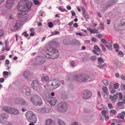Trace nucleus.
Instances as JSON below:
<instances>
[{
  "label": "nucleus",
  "instance_id": "nucleus-23",
  "mask_svg": "<svg viewBox=\"0 0 125 125\" xmlns=\"http://www.w3.org/2000/svg\"><path fill=\"white\" fill-rule=\"evenodd\" d=\"M82 11L83 12V17L85 18L89 19V16L87 15L86 13V10L84 8H82Z\"/></svg>",
  "mask_w": 125,
  "mask_h": 125
},
{
  "label": "nucleus",
  "instance_id": "nucleus-32",
  "mask_svg": "<svg viewBox=\"0 0 125 125\" xmlns=\"http://www.w3.org/2000/svg\"><path fill=\"white\" fill-rule=\"evenodd\" d=\"M33 2L35 5H40V3L38 0H33Z\"/></svg>",
  "mask_w": 125,
  "mask_h": 125
},
{
  "label": "nucleus",
  "instance_id": "nucleus-3",
  "mask_svg": "<svg viewBox=\"0 0 125 125\" xmlns=\"http://www.w3.org/2000/svg\"><path fill=\"white\" fill-rule=\"evenodd\" d=\"M29 99L34 104L40 106L42 103V100L40 96L38 94H32Z\"/></svg>",
  "mask_w": 125,
  "mask_h": 125
},
{
  "label": "nucleus",
  "instance_id": "nucleus-49",
  "mask_svg": "<svg viewBox=\"0 0 125 125\" xmlns=\"http://www.w3.org/2000/svg\"><path fill=\"white\" fill-rule=\"evenodd\" d=\"M9 74L8 72L6 71H4L3 73V76L7 75Z\"/></svg>",
  "mask_w": 125,
  "mask_h": 125
},
{
  "label": "nucleus",
  "instance_id": "nucleus-45",
  "mask_svg": "<svg viewBox=\"0 0 125 125\" xmlns=\"http://www.w3.org/2000/svg\"><path fill=\"white\" fill-rule=\"evenodd\" d=\"M123 104V103L122 102H118L117 103V105L119 106H121Z\"/></svg>",
  "mask_w": 125,
  "mask_h": 125
},
{
  "label": "nucleus",
  "instance_id": "nucleus-27",
  "mask_svg": "<svg viewBox=\"0 0 125 125\" xmlns=\"http://www.w3.org/2000/svg\"><path fill=\"white\" fill-rule=\"evenodd\" d=\"M117 93H116L115 94H114L113 96L110 95V98L113 101L116 100L118 98Z\"/></svg>",
  "mask_w": 125,
  "mask_h": 125
},
{
  "label": "nucleus",
  "instance_id": "nucleus-55",
  "mask_svg": "<svg viewBox=\"0 0 125 125\" xmlns=\"http://www.w3.org/2000/svg\"><path fill=\"white\" fill-rule=\"evenodd\" d=\"M101 113L104 116L105 115V114L106 113V112L105 111V110H102L101 112Z\"/></svg>",
  "mask_w": 125,
  "mask_h": 125
},
{
  "label": "nucleus",
  "instance_id": "nucleus-41",
  "mask_svg": "<svg viewBox=\"0 0 125 125\" xmlns=\"http://www.w3.org/2000/svg\"><path fill=\"white\" fill-rule=\"evenodd\" d=\"M116 111L114 109L111 110L109 111L110 113H111L112 114H115L116 113Z\"/></svg>",
  "mask_w": 125,
  "mask_h": 125
},
{
  "label": "nucleus",
  "instance_id": "nucleus-24",
  "mask_svg": "<svg viewBox=\"0 0 125 125\" xmlns=\"http://www.w3.org/2000/svg\"><path fill=\"white\" fill-rule=\"evenodd\" d=\"M23 76L26 78V79H28L30 76V73L28 71H26L24 72L23 73Z\"/></svg>",
  "mask_w": 125,
  "mask_h": 125
},
{
  "label": "nucleus",
  "instance_id": "nucleus-4",
  "mask_svg": "<svg viewBox=\"0 0 125 125\" xmlns=\"http://www.w3.org/2000/svg\"><path fill=\"white\" fill-rule=\"evenodd\" d=\"M26 117L27 120L29 122L32 123H35L37 122V119L36 115L32 111H28L26 114Z\"/></svg>",
  "mask_w": 125,
  "mask_h": 125
},
{
  "label": "nucleus",
  "instance_id": "nucleus-28",
  "mask_svg": "<svg viewBox=\"0 0 125 125\" xmlns=\"http://www.w3.org/2000/svg\"><path fill=\"white\" fill-rule=\"evenodd\" d=\"M13 111H12V114L16 115L19 114V112L18 110L14 108H13Z\"/></svg>",
  "mask_w": 125,
  "mask_h": 125
},
{
  "label": "nucleus",
  "instance_id": "nucleus-48",
  "mask_svg": "<svg viewBox=\"0 0 125 125\" xmlns=\"http://www.w3.org/2000/svg\"><path fill=\"white\" fill-rule=\"evenodd\" d=\"M75 63L74 61H72L71 62V64L73 67H74L75 65Z\"/></svg>",
  "mask_w": 125,
  "mask_h": 125
},
{
  "label": "nucleus",
  "instance_id": "nucleus-39",
  "mask_svg": "<svg viewBox=\"0 0 125 125\" xmlns=\"http://www.w3.org/2000/svg\"><path fill=\"white\" fill-rule=\"evenodd\" d=\"M17 29L16 28V27H15V26H14L13 27H11V31H15Z\"/></svg>",
  "mask_w": 125,
  "mask_h": 125
},
{
  "label": "nucleus",
  "instance_id": "nucleus-60",
  "mask_svg": "<svg viewBox=\"0 0 125 125\" xmlns=\"http://www.w3.org/2000/svg\"><path fill=\"white\" fill-rule=\"evenodd\" d=\"M71 12L72 16H74L76 15V14L74 11H72Z\"/></svg>",
  "mask_w": 125,
  "mask_h": 125
},
{
  "label": "nucleus",
  "instance_id": "nucleus-47",
  "mask_svg": "<svg viewBox=\"0 0 125 125\" xmlns=\"http://www.w3.org/2000/svg\"><path fill=\"white\" fill-rule=\"evenodd\" d=\"M121 79L123 80H125V76L124 74H122L121 75Z\"/></svg>",
  "mask_w": 125,
  "mask_h": 125
},
{
  "label": "nucleus",
  "instance_id": "nucleus-16",
  "mask_svg": "<svg viewBox=\"0 0 125 125\" xmlns=\"http://www.w3.org/2000/svg\"><path fill=\"white\" fill-rule=\"evenodd\" d=\"M7 116V115L4 113L1 114L0 115V122L2 124H4L6 121Z\"/></svg>",
  "mask_w": 125,
  "mask_h": 125
},
{
  "label": "nucleus",
  "instance_id": "nucleus-35",
  "mask_svg": "<svg viewBox=\"0 0 125 125\" xmlns=\"http://www.w3.org/2000/svg\"><path fill=\"white\" fill-rule=\"evenodd\" d=\"M97 57L95 56H92L90 58L91 60L92 61H95L96 60Z\"/></svg>",
  "mask_w": 125,
  "mask_h": 125
},
{
  "label": "nucleus",
  "instance_id": "nucleus-42",
  "mask_svg": "<svg viewBox=\"0 0 125 125\" xmlns=\"http://www.w3.org/2000/svg\"><path fill=\"white\" fill-rule=\"evenodd\" d=\"M100 28L103 29H104V26L102 22L100 23Z\"/></svg>",
  "mask_w": 125,
  "mask_h": 125
},
{
  "label": "nucleus",
  "instance_id": "nucleus-22",
  "mask_svg": "<svg viewBox=\"0 0 125 125\" xmlns=\"http://www.w3.org/2000/svg\"><path fill=\"white\" fill-rule=\"evenodd\" d=\"M49 77L47 76H43L41 78V80L43 82H46L49 80Z\"/></svg>",
  "mask_w": 125,
  "mask_h": 125
},
{
  "label": "nucleus",
  "instance_id": "nucleus-53",
  "mask_svg": "<svg viewBox=\"0 0 125 125\" xmlns=\"http://www.w3.org/2000/svg\"><path fill=\"white\" fill-rule=\"evenodd\" d=\"M108 106L110 109H112L113 108V106L111 104H108Z\"/></svg>",
  "mask_w": 125,
  "mask_h": 125
},
{
  "label": "nucleus",
  "instance_id": "nucleus-2",
  "mask_svg": "<svg viewBox=\"0 0 125 125\" xmlns=\"http://www.w3.org/2000/svg\"><path fill=\"white\" fill-rule=\"evenodd\" d=\"M32 5L31 2L23 0L18 4L17 8L18 10L20 11H29L31 10V8Z\"/></svg>",
  "mask_w": 125,
  "mask_h": 125
},
{
  "label": "nucleus",
  "instance_id": "nucleus-8",
  "mask_svg": "<svg viewBox=\"0 0 125 125\" xmlns=\"http://www.w3.org/2000/svg\"><path fill=\"white\" fill-rule=\"evenodd\" d=\"M121 23L114 26V29L116 31L125 30V19H122Z\"/></svg>",
  "mask_w": 125,
  "mask_h": 125
},
{
  "label": "nucleus",
  "instance_id": "nucleus-1",
  "mask_svg": "<svg viewBox=\"0 0 125 125\" xmlns=\"http://www.w3.org/2000/svg\"><path fill=\"white\" fill-rule=\"evenodd\" d=\"M44 50L46 53L45 57L49 59H56L59 57V53L58 50L52 47H45Z\"/></svg>",
  "mask_w": 125,
  "mask_h": 125
},
{
  "label": "nucleus",
  "instance_id": "nucleus-20",
  "mask_svg": "<svg viewBox=\"0 0 125 125\" xmlns=\"http://www.w3.org/2000/svg\"><path fill=\"white\" fill-rule=\"evenodd\" d=\"M45 122L46 123V125H54V122L50 119L47 120Z\"/></svg>",
  "mask_w": 125,
  "mask_h": 125
},
{
  "label": "nucleus",
  "instance_id": "nucleus-5",
  "mask_svg": "<svg viewBox=\"0 0 125 125\" xmlns=\"http://www.w3.org/2000/svg\"><path fill=\"white\" fill-rule=\"evenodd\" d=\"M89 77L84 74H79L74 75L73 79L79 82H85L88 81Z\"/></svg>",
  "mask_w": 125,
  "mask_h": 125
},
{
  "label": "nucleus",
  "instance_id": "nucleus-51",
  "mask_svg": "<svg viewBox=\"0 0 125 125\" xmlns=\"http://www.w3.org/2000/svg\"><path fill=\"white\" fill-rule=\"evenodd\" d=\"M92 52L93 53H94L95 54H96L97 55H99V54L96 51V50H93L92 51Z\"/></svg>",
  "mask_w": 125,
  "mask_h": 125
},
{
  "label": "nucleus",
  "instance_id": "nucleus-34",
  "mask_svg": "<svg viewBox=\"0 0 125 125\" xmlns=\"http://www.w3.org/2000/svg\"><path fill=\"white\" fill-rule=\"evenodd\" d=\"M105 46L108 49L111 50H112V45H105Z\"/></svg>",
  "mask_w": 125,
  "mask_h": 125
},
{
  "label": "nucleus",
  "instance_id": "nucleus-40",
  "mask_svg": "<svg viewBox=\"0 0 125 125\" xmlns=\"http://www.w3.org/2000/svg\"><path fill=\"white\" fill-rule=\"evenodd\" d=\"M67 96L65 94H63L62 96V98L64 100L65 99L67 98Z\"/></svg>",
  "mask_w": 125,
  "mask_h": 125
},
{
  "label": "nucleus",
  "instance_id": "nucleus-11",
  "mask_svg": "<svg viewBox=\"0 0 125 125\" xmlns=\"http://www.w3.org/2000/svg\"><path fill=\"white\" fill-rule=\"evenodd\" d=\"M92 94L91 92L87 90L83 91L82 93V96L84 99H88L90 97Z\"/></svg>",
  "mask_w": 125,
  "mask_h": 125
},
{
  "label": "nucleus",
  "instance_id": "nucleus-46",
  "mask_svg": "<svg viewBox=\"0 0 125 125\" xmlns=\"http://www.w3.org/2000/svg\"><path fill=\"white\" fill-rule=\"evenodd\" d=\"M98 62H99V63H101L103 62V61L102 58L100 57L98 58Z\"/></svg>",
  "mask_w": 125,
  "mask_h": 125
},
{
  "label": "nucleus",
  "instance_id": "nucleus-26",
  "mask_svg": "<svg viewBox=\"0 0 125 125\" xmlns=\"http://www.w3.org/2000/svg\"><path fill=\"white\" fill-rule=\"evenodd\" d=\"M21 22L20 21H17L16 22L15 25L16 28L18 30L19 28L21 27Z\"/></svg>",
  "mask_w": 125,
  "mask_h": 125
},
{
  "label": "nucleus",
  "instance_id": "nucleus-9",
  "mask_svg": "<svg viewBox=\"0 0 125 125\" xmlns=\"http://www.w3.org/2000/svg\"><path fill=\"white\" fill-rule=\"evenodd\" d=\"M67 109V104L66 103H61L58 105L57 106V109L59 112H66Z\"/></svg>",
  "mask_w": 125,
  "mask_h": 125
},
{
  "label": "nucleus",
  "instance_id": "nucleus-14",
  "mask_svg": "<svg viewBox=\"0 0 125 125\" xmlns=\"http://www.w3.org/2000/svg\"><path fill=\"white\" fill-rule=\"evenodd\" d=\"M18 17L19 19L25 20L28 18V15L26 14L24 12H20L18 14Z\"/></svg>",
  "mask_w": 125,
  "mask_h": 125
},
{
  "label": "nucleus",
  "instance_id": "nucleus-64",
  "mask_svg": "<svg viewBox=\"0 0 125 125\" xmlns=\"http://www.w3.org/2000/svg\"><path fill=\"white\" fill-rule=\"evenodd\" d=\"M104 117L105 120L106 121H107L109 119L108 117L106 115L104 116Z\"/></svg>",
  "mask_w": 125,
  "mask_h": 125
},
{
  "label": "nucleus",
  "instance_id": "nucleus-19",
  "mask_svg": "<svg viewBox=\"0 0 125 125\" xmlns=\"http://www.w3.org/2000/svg\"><path fill=\"white\" fill-rule=\"evenodd\" d=\"M23 92L25 95L26 96L30 95L31 93V89L28 87L24 89L23 90Z\"/></svg>",
  "mask_w": 125,
  "mask_h": 125
},
{
  "label": "nucleus",
  "instance_id": "nucleus-6",
  "mask_svg": "<svg viewBox=\"0 0 125 125\" xmlns=\"http://www.w3.org/2000/svg\"><path fill=\"white\" fill-rule=\"evenodd\" d=\"M60 80L58 79H56L50 80L49 83L51 85V87L52 90L55 89L58 87L60 85Z\"/></svg>",
  "mask_w": 125,
  "mask_h": 125
},
{
  "label": "nucleus",
  "instance_id": "nucleus-59",
  "mask_svg": "<svg viewBox=\"0 0 125 125\" xmlns=\"http://www.w3.org/2000/svg\"><path fill=\"white\" fill-rule=\"evenodd\" d=\"M73 26L75 28H77L78 27V25L76 23H75L73 25Z\"/></svg>",
  "mask_w": 125,
  "mask_h": 125
},
{
  "label": "nucleus",
  "instance_id": "nucleus-18",
  "mask_svg": "<svg viewBox=\"0 0 125 125\" xmlns=\"http://www.w3.org/2000/svg\"><path fill=\"white\" fill-rule=\"evenodd\" d=\"M13 108L10 107L5 106L3 107L2 109L4 111L7 112L10 114H12V111H13Z\"/></svg>",
  "mask_w": 125,
  "mask_h": 125
},
{
  "label": "nucleus",
  "instance_id": "nucleus-37",
  "mask_svg": "<svg viewBox=\"0 0 125 125\" xmlns=\"http://www.w3.org/2000/svg\"><path fill=\"white\" fill-rule=\"evenodd\" d=\"M102 89L104 93L108 91V89L107 87L105 86L103 87Z\"/></svg>",
  "mask_w": 125,
  "mask_h": 125
},
{
  "label": "nucleus",
  "instance_id": "nucleus-58",
  "mask_svg": "<svg viewBox=\"0 0 125 125\" xmlns=\"http://www.w3.org/2000/svg\"><path fill=\"white\" fill-rule=\"evenodd\" d=\"M3 31L0 30V36H1L3 35Z\"/></svg>",
  "mask_w": 125,
  "mask_h": 125
},
{
  "label": "nucleus",
  "instance_id": "nucleus-43",
  "mask_svg": "<svg viewBox=\"0 0 125 125\" xmlns=\"http://www.w3.org/2000/svg\"><path fill=\"white\" fill-rule=\"evenodd\" d=\"M101 42L103 43H106V40L104 38H102L101 39Z\"/></svg>",
  "mask_w": 125,
  "mask_h": 125
},
{
  "label": "nucleus",
  "instance_id": "nucleus-54",
  "mask_svg": "<svg viewBox=\"0 0 125 125\" xmlns=\"http://www.w3.org/2000/svg\"><path fill=\"white\" fill-rule=\"evenodd\" d=\"M43 110H45V113H47L49 112V110L47 108H44Z\"/></svg>",
  "mask_w": 125,
  "mask_h": 125
},
{
  "label": "nucleus",
  "instance_id": "nucleus-25",
  "mask_svg": "<svg viewBox=\"0 0 125 125\" xmlns=\"http://www.w3.org/2000/svg\"><path fill=\"white\" fill-rule=\"evenodd\" d=\"M44 88L46 90H52V87H51V85L49 84V82L45 85Z\"/></svg>",
  "mask_w": 125,
  "mask_h": 125
},
{
  "label": "nucleus",
  "instance_id": "nucleus-29",
  "mask_svg": "<svg viewBox=\"0 0 125 125\" xmlns=\"http://www.w3.org/2000/svg\"><path fill=\"white\" fill-rule=\"evenodd\" d=\"M57 122L58 125H66L61 120L59 119L58 120Z\"/></svg>",
  "mask_w": 125,
  "mask_h": 125
},
{
  "label": "nucleus",
  "instance_id": "nucleus-7",
  "mask_svg": "<svg viewBox=\"0 0 125 125\" xmlns=\"http://www.w3.org/2000/svg\"><path fill=\"white\" fill-rule=\"evenodd\" d=\"M45 58L42 56H38L33 61L34 65H40L43 64L45 62Z\"/></svg>",
  "mask_w": 125,
  "mask_h": 125
},
{
  "label": "nucleus",
  "instance_id": "nucleus-10",
  "mask_svg": "<svg viewBox=\"0 0 125 125\" xmlns=\"http://www.w3.org/2000/svg\"><path fill=\"white\" fill-rule=\"evenodd\" d=\"M17 2V0H7L6 3L5 4V8L10 9Z\"/></svg>",
  "mask_w": 125,
  "mask_h": 125
},
{
  "label": "nucleus",
  "instance_id": "nucleus-17",
  "mask_svg": "<svg viewBox=\"0 0 125 125\" xmlns=\"http://www.w3.org/2000/svg\"><path fill=\"white\" fill-rule=\"evenodd\" d=\"M49 101H47L48 102H49L50 104L52 105H55L56 103L57 100L54 97H52L51 96H49Z\"/></svg>",
  "mask_w": 125,
  "mask_h": 125
},
{
  "label": "nucleus",
  "instance_id": "nucleus-12",
  "mask_svg": "<svg viewBox=\"0 0 125 125\" xmlns=\"http://www.w3.org/2000/svg\"><path fill=\"white\" fill-rule=\"evenodd\" d=\"M31 86L33 89L38 91H39L41 88L38 82L35 80L32 82Z\"/></svg>",
  "mask_w": 125,
  "mask_h": 125
},
{
  "label": "nucleus",
  "instance_id": "nucleus-50",
  "mask_svg": "<svg viewBox=\"0 0 125 125\" xmlns=\"http://www.w3.org/2000/svg\"><path fill=\"white\" fill-rule=\"evenodd\" d=\"M119 47V45L117 44H114V48H118Z\"/></svg>",
  "mask_w": 125,
  "mask_h": 125
},
{
  "label": "nucleus",
  "instance_id": "nucleus-63",
  "mask_svg": "<svg viewBox=\"0 0 125 125\" xmlns=\"http://www.w3.org/2000/svg\"><path fill=\"white\" fill-rule=\"evenodd\" d=\"M104 66V64L100 65L98 66V67L99 68H103Z\"/></svg>",
  "mask_w": 125,
  "mask_h": 125
},
{
  "label": "nucleus",
  "instance_id": "nucleus-33",
  "mask_svg": "<svg viewBox=\"0 0 125 125\" xmlns=\"http://www.w3.org/2000/svg\"><path fill=\"white\" fill-rule=\"evenodd\" d=\"M58 9L60 11L62 12H66L67 11V10L66 9L62 8L61 6L59 7Z\"/></svg>",
  "mask_w": 125,
  "mask_h": 125
},
{
  "label": "nucleus",
  "instance_id": "nucleus-56",
  "mask_svg": "<svg viewBox=\"0 0 125 125\" xmlns=\"http://www.w3.org/2000/svg\"><path fill=\"white\" fill-rule=\"evenodd\" d=\"M5 59V57L4 56H0V60H3Z\"/></svg>",
  "mask_w": 125,
  "mask_h": 125
},
{
  "label": "nucleus",
  "instance_id": "nucleus-62",
  "mask_svg": "<svg viewBox=\"0 0 125 125\" xmlns=\"http://www.w3.org/2000/svg\"><path fill=\"white\" fill-rule=\"evenodd\" d=\"M35 34V32H31L29 34L30 36H34Z\"/></svg>",
  "mask_w": 125,
  "mask_h": 125
},
{
  "label": "nucleus",
  "instance_id": "nucleus-13",
  "mask_svg": "<svg viewBox=\"0 0 125 125\" xmlns=\"http://www.w3.org/2000/svg\"><path fill=\"white\" fill-rule=\"evenodd\" d=\"M15 102L16 104L21 105H26L28 104V102L21 98H18L15 99Z\"/></svg>",
  "mask_w": 125,
  "mask_h": 125
},
{
  "label": "nucleus",
  "instance_id": "nucleus-61",
  "mask_svg": "<svg viewBox=\"0 0 125 125\" xmlns=\"http://www.w3.org/2000/svg\"><path fill=\"white\" fill-rule=\"evenodd\" d=\"M108 97V94L105 93L104 95V99H106Z\"/></svg>",
  "mask_w": 125,
  "mask_h": 125
},
{
  "label": "nucleus",
  "instance_id": "nucleus-30",
  "mask_svg": "<svg viewBox=\"0 0 125 125\" xmlns=\"http://www.w3.org/2000/svg\"><path fill=\"white\" fill-rule=\"evenodd\" d=\"M102 83L105 86H107L109 83L108 81L106 79H104L102 80Z\"/></svg>",
  "mask_w": 125,
  "mask_h": 125
},
{
  "label": "nucleus",
  "instance_id": "nucleus-31",
  "mask_svg": "<svg viewBox=\"0 0 125 125\" xmlns=\"http://www.w3.org/2000/svg\"><path fill=\"white\" fill-rule=\"evenodd\" d=\"M117 93V96L119 95V100H122V94L121 93Z\"/></svg>",
  "mask_w": 125,
  "mask_h": 125
},
{
  "label": "nucleus",
  "instance_id": "nucleus-21",
  "mask_svg": "<svg viewBox=\"0 0 125 125\" xmlns=\"http://www.w3.org/2000/svg\"><path fill=\"white\" fill-rule=\"evenodd\" d=\"M125 115V112L123 111L121 113L118 114L117 115V117L118 118H120L122 119H123L124 118V117Z\"/></svg>",
  "mask_w": 125,
  "mask_h": 125
},
{
  "label": "nucleus",
  "instance_id": "nucleus-36",
  "mask_svg": "<svg viewBox=\"0 0 125 125\" xmlns=\"http://www.w3.org/2000/svg\"><path fill=\"white\" fill-rule=\"evenodd\" d=\"M117 66L119 68H122L123 67V65L121 62H119L117 64Z\"/></svg>",
  "mask_w": 125,
  "mask_h": 125
},
{
  "label": "nucleus",
  "instance_id": "nucleus-57",
  "mask_svg": "<svg viewBox=\"0 0 125 125\" xmlns=\"http://www.w3.org/2000/svg\"><path fill=\"white\" fill-rule=\"evenodd\" d=\"M76 34L80 36H82L83 35L80 32H77L76 33Z\"/></svg>",
  "mask_w": 125,
  "mask_h": 125
},
{
  "label": "nucleus",
  "instance_id": "nucleus-52",
  "mask_svg": "<svg viewBox=\"0 0 125 125\" xmlns=\"http://www.w3.org/2000/svg\"><path fill=\"white\" fill-rule=\"evenodd\" d=\"M48 26L50 27H53V24L52 23L50 22L48 23Z\"/></svg>",
  "mask_w": 125,
  "mask_h": 125
},
{
  "label": "nucleus",
  "instance_id": "nucleus-15",
  "mask_svg": "<svg viewBox=\"0 0 125 125\" xmlns=\"http://www.w3.org/2000/svg\"><path fill=\"white\" fill-rule=\"evenodd\" d=\"M41 95L44 98L46 101L49 100V96H51L50 94L46 91L43 92L41 93Z\"/></svg>",
  "mask_w": 125,
  "mask_h": 125
},
{
  "label": "nucleus",
  "instance_id": "nucleus-44",
  "mask_svg": "<svg viewBox=\"0 0 125 125\" xmlns=\"http://www.w3.org/2000/svg\"><path fill=\"white\" fill-rule=\"evenodd\" d=\"M119 85L117 83H116L114 85V87L115 89H117L119 87Z\"/></svg>",
  "mask_w": 125,
  "mask_h": 125
},
{
  "label": "nucleus",
  "instance_id": "nucleus-38",
  "mask_svg": "<svg viewBox=\"0 0 125 125\" xmlns=\"http://www.w3.org/2000/svg\"><path fill=\"white\" fill-rule=\"evenodd\" d=\"M94 48L95 50H96L97 51L99 52L101 51V50L99 48L98 46L97 45L94 46Z\"/></svg>",
  "mask_w": 125,
  "mask_h": 125
}]
</instances>
